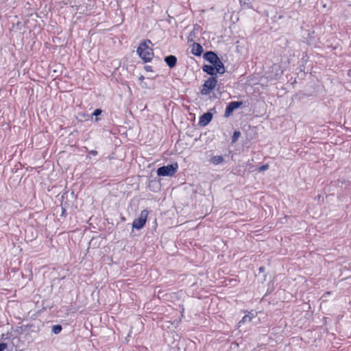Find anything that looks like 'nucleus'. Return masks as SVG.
<instances>
[{
    "label": "nucleus",
    "instance_id": "nucleus-19",
    "mask_svg": "<svg viewBox=\"0 0 351 351\" xmlns=\"http://www.w3.org/2000/svg\"><path fill=\"white\" fill-rule=\"evenodd\" d=\"M8 347V345L6 343L0 342V351H4L5 349H6Z\"/></svg>",
    "mask_w": 351,
    "mask_h": 351
},
{
    "label": "nucleus",
    "instance_id": "nucleus-4",
    "mask_svg": "<svg viewBox=\"0 0 351 351\" xmlns=\"http://www.w3.org/2000/svg\"><path fill=\"white\" fill-rule=\"evenodd\" d=\"M217 77H210L207 80L204 82L200 90L202 95H207L214 90L217 84Z\"/></svg>",
    "mask_w": 351,
    "mask_h": 351
},
{
    "label": "nucleus",
    "instance_id": "nucleus-25",
    "mask_svg": "<svg viewBox=\"0 0 351 351\" xmlns=\"http://www.w3.org/2000/svg\"><path fill=\"white\" fill-rule=\"evenodd\" d=\"M265 270V268L263 266L260 267L259 269H258L259 273L264 272Z\"/></svg>",
    "mask_w": 351,
    "mask_h": 351
},
{
    "label": "nucleus",
    "instance_id": "nucleus-8",
    "mask_svg": "<svg viewBox=\"0 0 351 351\" xmlns=\"http://www.w3.org/2000/svg\"><path fill=\"white\" fill-rule=\"evenodd\" d=\"M243 105V102L242 101H231L228 103L226 107L224 117L226 118L229 117L235 110L241 107Z\"/></svg>",
    "mask_w": 351,
    "mask_h": 351
},
{
    "label": "nucleus",
    "instance_id": "nucleus-20",
    "mask_svg": "<svg viewBox=\"0 0 351 351\" xmlns=\"http://www.w3.org/2000/svg\"><path fill=\"white\" fill-rule=\"evenodd\" d=\"M61 217H65L66 215V208L62 206V205H61Z\"/></svg>",
    "mask_w": 351,
    "mask_h": 351
},
{
    "label": "nucleus",
    "instance_id": "nucleus-22",
    "mask_svg": "<svg viewBox=\"0 0 351 351\" xmlns=\"http://www.w3.org/2000/svg\"><path fill=\"white\" fill-rule=\"evenodd\" d=\"M144 69L147 71V72H152L153 71V69H152V66H149V65H145L144 66Z\"/></svg>",
    "mask_w": 351,
    "mask_h": 351
},
{
    "label": "nucleus",
    "instance_id": "nucleus-12",
    "mask_svg": "<svg viewBox=\"0 0 351 351\" xmlns=\"http://www.w3.org/2000/svg\"><path fill=\"white\" fill-rule=\"evenodd\" d=\"M204 52V49L202 46L197 43H194L191 45V53L195 56H201L202 53Z\"/></svg>",
    "mask_w": 351,
    "mask_h": 351
},
{
    "label": "nucleus",
    "instance_id": "nucleus-27",
    "mask_svg": "<svg viewBox=\"0 0 351 351\" xmlns=\"http://www.w3.org/2000/svg\"><path fill=\"white\" fill-rule=\"evenodd\" d=\"M144 79H145V77H144L143 75H141V76L139 77V78H138V80H139L140 81H141V82H142V81H143V80H144Z\"/></svg>",
    "mask_w": 351,
    "mask_h": 351
},
{
    "label": "nucleus",
    "instance_id": "nucleus-1",
    "mask_svg": "<svg viewBox=\"0 0 351 351\" xmlns=\"http://www.w3.org/2000/svg\"><path fill=\"white\" fill-rule=\"evenodd\" d=\"M148 43L152 44L150 40H143L136 49L137 54L145 62H151L154 56L153 49L148 46Z\"/></svg>",
    "mask_w": 351,
    "mask_h": 351
},
{
    "label": "nucleus",
    "instance_id": "nucleus-31",
    "mask_svg": "<svg viewBox=\"0 0 351 351\" xmlns=\"http://www.w3.org/2000/svg\"><path fill=\"white\" fill-rule=\"evenodd\" d=\"M282 17V16H279L278 19H281Z\"/></svg>",
    "mask_w": 351,
    "mask_h": 351
},
{
    "label": "nucleus",
    "instance_id": "nucleus-2",
    "mask_svg": "<svg viewBox=\"0 0 351 351\" xmlns=\"http://www.w3.org/2000/svg\"><path fill=\"white\" fill-rule=\"evenodd\" d=\"M178 168V165L177 162L162 166L157 169V174L158 176L163 177L172 176L176 173Z\"/></svg>",
    "mask_w": 351,
    "mask_h": 351
},
{
    "label": "nucleus",
    "instance_id": "nucleus-18",
    "mask_svg": "<svg viewBox=\"0 0 351 351\" xmlns=\"http://www.w3.org/2000/svg\"><path fill=\"white\" fill-rule=\"evenodd\" d=\"M268 169H269V165H267V164L263 165L258 167V171H260V172L264 171L267 170Z\"/></svg>",
    "mask_w": 351,
    "mask_h": 351
},
{
    "label": "nucleus",
    "instance_id": "nucleus-23",
    "mask_svg": "<svg viewBox=\"0 0 351 351\" xmlns=\"http://www.w3.org/2000/svg\"><path fill=\"white\" fill-rule=\"evenodd\" d=\"M247 319H248V321H249V322H250V320H251V317H249V316H247V315H245V316H244V317H243V319H242L239 323H241V322H246V321H247Z\"/></svg>",
    "mask_w": 351,
    "mask_h": 351
},
{
    "label": "nucleus",
    "instance_id": "nucleus-26",
    "mask_svg": "<svg viewBox=\"0 0 351 351\" xmlns=\"http://www.w3.org/2000/svg\"><path fill=\"white\" fill-rule=\"evenodd\" d=\"M87 115H88V114H82V116L84 118L86 119L87 120L90 119V118H88V117H87Z\"/></svg>",
    "mask_w": 351,
    "mask_h": 351
},
{
    "label": "nucleus",
    "instance_id": "nucleus-24",
    "mask_svg": "<svg viewBox=\"0 0 351 351\" xmlns=\"http://www.w3.org/2000/svg\"><path fill=\"white\" fill-rule=\"evenodd\" d=\"M88 154L93 156H96L97 154V152L96 150H90L88 152Z\"/></svg>",
    "mask_w": 351,
    "mask_h": 351
},
{
    "label": "nucleus",
    "instance_id": "nucleus-17",
    "mask_svg": "<svg viewBox=\"0 0 351 351\" xmlns=\"http://www.w3.org/2000/svg\"><path fill=\"white\" fill-rule=\"evenodd\" d=\"M241 132L239 130H235L232 136V143H236L239 138L241 136Z\"/></svg>",
    "mask_w": 351,
    "mask_h": 351
},
{
    "label": "nucleus",
    "instance_id": "nucleus-9",
    "mask_svg": "<svg viewBox=\"0 0 351 351\" xmlns=\"http://www.w3.org/2000/svg\"><path fill=\"white\" fill-rule=\"evenodd\" d=\"M213 117V114L210 111L204 113L199 117L198 125L202 127L206 126L212 121Z\"/></svg>",
    "mask_w": 351,
    "mask_h": 351
},
{
    "label": "nucleus",
    "instance_id": "nucleus-6",
    "mask_svg": "<svg viewBox=\"0 0 351 351\" xmlns=\"http://www.w3.org/2000/svg\"><path fill=\"white\" fill-rule=\"evenodd\" d=\"M203 58L205 60H206L211 64L219 66V67H220V66H224V64L221 62L219 57L213 51H206L203 55Z\"/></svg>",
    "mask_w": 351,
    "mask_h": 351
},
{
    "label": "nucleus",
    "instance_id": "nucleus-21",
    "mask_svg": "<svg viewBox=\"0 0 351 351\" xmlns=\"http://www.w3.org/2000/svg\"><path fill=\"white\" fill-rule=\"evenodd\" d=\"M32 326V325H23L22 326H21V329L22 331H27L29 328H30Z\"/></svg>",
    "mask_w": 351,
    "mask_h": 351
},
{
    "label": "nucleus",
    "instance_id": "nucleus-11",
    "mask_svg": "<svg viewBox=\"0 0 351 351\" xmlns=\"http://www.w3.org/2000/svg\"><path fill=\"white\" fill-rule=\"evenodd\" d=\"M164 61L170 69H173L176 66L178 59L174 55H169L165 57Z\"/></svg>",
    "mask_w": 351,
    "mask_h": 351
},
{
    "label": "nucleus",
    "instance_id": "nucleus-13",
    "mask_svg": "<svg viewBox=\"0 0 351 351\" xmlns=\"http://www.w3.org/2000/svg\"><path fill=\"white\" fill-rule=\"evenodd\" d=\"M303 37L306 40L307 44L311 45L315 40V32L313 30H306L305 31Z\"/></svg>",
    "mask_w": 351,
    "mask_h": 351
},
{
    "label": "nucleus",
    "instance_id": "nucleus-16",
    "mask_svg": "<svg viewBox=\"0 0 351 351\" xmlns=\"http://www.w3.org/2000/svg\"><path fill=\"white\" fill-rule=\"evenodd\" d=\"M62 330V326L60 324L53 325L51 327V332L55 335H58V334L60 333Z\"/></svg>",
    "mask_w": 351,
    "mask_h": 351
},
{
    "label": "nucleus",
    "instance_id": "nucleus-3",
    "mask_svg": "<svg viewBox=\"0 0 351 351\" xmlns=\"http://www.w3.org/2000/svg\"><path fill=\"white\" fill-rule=\"evenodd\" d=\"M202 71L207 73L208 75H210V77H217V74L222 75L226 72L225 66L220 67L219 66L213 65V64H204L202 66Z\"/></svg>",
    "mask_w": 351,
    "mask_h": 351
},
{
    "label": "nucleus",
    "instance_id": "nucleus-14",
    "mask_svg": "<svg viewBox=\"0 0 351 351\" xmlns=\"http://www.w3.org/2000/svg\"><path fill=\"white\" fill-rule=\"evenodd\" d=\"M102 112H103V110L101 109L97 108L94 110V112L91 114L87 115V117L88 118H90V119H93V117H95L96 118L95 119V122H98L99 119L97 117L101 115Z\"/></svg>",
    "mask_w": 351,
    "mask_h": 351
},
{
    "label": "nucleus",
    "instance_id": "nucleus-30",
    "mask_svg": "<svg viewBox=\"0 0 351 351\" xmlns=\"http://www.w3.org/2000/svg\"><path fill=\"white\" fill-rule=\"evenodd\" d=\"M121 220H122V221H125V218L124 217H121Z\"/></svg>",
    "mask_w": 351,
    "mask_h": 351
},
{
    "label": "nucleus",
    "instance_id": "nucleus-10",
    "mask_svg": "<svg viewBox=\"0 0 351 351\" xmlns=\"http://www.w3.org/2000/svg\"><path fill=\"white\" fill-rule=\"evenodd\" d=\"M226 158H228V155L224 156H213L209 159L210 164L213 165H223L226 162Z\"/></svg>",
    "mask_w": 351,
    "mask_h": 351
},
{
    "label": "nucleus",
    "instance_id": "nucleus-15",
    "mask_svg": "<svg viewBox=\"0 0 351 351\" xmlns=\"http://www.w3.org/2000/svg\"><path fill=\"white\" fill-rule=\"evenodd\" d=\"M253 0H239L241 5L244 8H252V2Z\"/></svg>",
    "mask_w": 351,
    "mask_h": 351
},
{
    "label": "nucleus",
    "instance_id": "nucleus-29",
    "mask_svg": "<svg viewBox=\"0 0 351 351\" xmlns=\"http://www.w3.org/2000/svg\"><path fill=\"white\" fill-rule=\"evenodd\" d=\"M348 75L351 77V69L348 71Z\"/></svg>",
    "mask_w": 351,
    "mask_h": 351
},
{
    "label": "nucleus",
    "instance_id": "nucleus-5",
    "mask_svg": "<svg viewBox=\"0 0 351 351\" xmlns=\"http://www.w3.org/2000/svg\"><path fill=\"white\" fill-rule=\"evenodd\" d=\"M148 211L146 209L143 210L141 212L140 216L135 219L132 224V229L141 230L146 224V221L148 216Z\"/></svg>",
    "mask_w": 351,
    "mask_h": 351
},
{
    "label": "nucleus",
    "instance_id": "nucleus-7",
    "mask_svg": "<svg viewBox=\"0 0 351 351\" xmlns=\"http://www.w3.org/2000/svg\"><path fill=\"white\" fill-rule=\"evenodd\" d=\"M271 71L267 73V78L271 80H276L281 77L283 73L282 70L278 64H274L271 66Z\"/></svg>",
    "mask_w": 351,
    "mask_h": 351
},
{
    "label": "nucleus",
    "instance_id": "nucleus-28",
    "mask_svg": "<svg viewBox=\"0 0 351 351\" xmlns=\"http://www.w3.org/2000/svg\"><path fill=\"white\" fill-rule=\"evenodd\" d=\"M141 86H142V88H147V84L146 83L142 84Z\"/></svg>",
    "mask_w": 351,
    "mask_h": 351
}]
</instances>
